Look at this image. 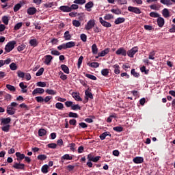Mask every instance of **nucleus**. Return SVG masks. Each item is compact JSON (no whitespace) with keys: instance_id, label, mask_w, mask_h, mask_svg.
<instances>
[{"instance_id":"9b49d317","label":"nucleus","mask_w":175,"mask_h":175,"mask_svg":"<svg viewBox=\"0 0 175 175\" xmlns=\"http://www.w3.org/2000/svg\"><path fill=\"white\" fill-rule=\"evenodd\" d=\"M59 10H61V12H63L64 13H69L71 12V9L70 7L68 6V5H62L59 7Z\"/></svg>"},{"instance_id":"0e129e2a","label":"nucleus","mask_w":175,"mask_h":175,"mask_svg":"<svg viewBox=\"0 0 175 175\" xmlns=\"http://www.w3.org/2000/svg\"><path fill=\"white\" fill-rule=\"evenodd\" d=\"M21 8V4L18 3L14 7V12H18Z\"/></svg>"},{"instance_id":"864d4df0","label":"nucleus","mask_w":175,"mask_h":175,"mask_svg":"<svg viewBox=\"0 0 175 175\" xmlns=\"http://www.w3.org/2000/svg\"><path fill=\"white\" fill-rule=\"evenodd\" d=\"M150 9L152 10H159V6H158L157 4H153L150 5Z\"/></svg>"},{"instance_id":"20e7f679","label":"nucleus","mask_w":175,"mask_h":175,"mask_svg":"<svg viewBox=\"0 0 175 175\" xmlns=\"http://www.w3.org/2000/svg\"><path fill=\"white\" fill-rule=\"evenodd\" d=\"M128 11L131 12V13H135V14H142V10H140V8H139L137 7L129 6Z\"/></svg>"},{"instance_id":"423d86ee","label":"nucleus","mask_w":175,"mask_h":175,"mask_svg":"<svg viewBox=\"0 0 175 175\" xmlns=\"http://www.w3.org/2000/svg\"><path fill=\"white\" fill-rule=\"evenodd\" d=\"M116 54L117 55H122L123 57H126V50L124 48H119L116 52Z\"/></svg>"},{"instance_id":"c03bdc74","label":"nucleus","mask_w":175,"mask_h":175,"mask_svg":"<svg viewBox=\"0 0 175 175\" xmlns=\"http://www.w3.org/2000/svg\"><path fill=\"white\" fill-rule=\"evenodd\" d=\"M85 77H88V79H90V80H96V77L95 75H92L91 74H85Z\"/></svg>"},{"instance_id":"4d7b16f0","label":"nucleus","mask_w":175,"mask_h":175,"mask_svg":"<svg viewBox=\"0 0 175 175\" xmlns=\"http://www.w3.org/2000/svg\"><path fill=\"white\" fill-rule=\"evenodd\" d=\"M59 75H61L60 79L64 81V80H66V79H68V77L66 76V75L64 74V72H59Z\"/></svg>"},{"instance_id":"ea45409f","label":"nucleus","mask_w":175,"mask_h":175,"mask_svg":"<svg viewBox=\"0 0 175 175\" xmlns=\"http://www.w3.org/2000/svg\"><path fill=\"white\" fill-rule=\"evenodd\" d=\"M17 75H18V77H20L21 79H24V77H25V73H24L21 70H18Z\"/></svg>"},{"instance_id":"49530a36","label":"nucleus","mask_w":175,"mask_h":175,"mask_svg":"<svg viewBox=\"0 0 175 175\" xmlns=\"http://www.w3.org/2000/svg\"><path fill=\"white\" fill-rule=\"evenodd\" d=\"M90 68H99V63L98 62H92L89 64Z\"/></svg>"},{"instance_id":"4c0bfd02","label":"nucleus","mask_w":175,"mask_h":175,"mask_svg":"<svg viewBox=\"0 0 175 175\" xmlns=\"http://www.w3.org/2000/svg\"><path fill=\"white\" fill-rule=\"evenodd\" d=\"M47 133V131L44 129H41L38 131L39 136H44Z\"/></svg>"},{"instance_id":"5701e85b","label":"nucleus","mask_w":175,"mask_h":175,"mask_svg":"<svg viewBox=\"0 0 175 175\" xmlns=\"http://www.w3.org/2000/svg\"><path fill=\"white\" fill-rule=\"evenodd\" d=\"M66 49H72V47H75L76 46V42L73 41L68 42L65 44Z\"/></svg>"},{"instance_id":"2eb2a0df","label":"nucleus","mask_w":175,"mask_h":175,"mask_svg":"<svg viewBox=\"0 0 175 175\" xmlns=\"http://www.w3.org/2000/svg\"><path fill=\"white\" fill-rule=\"evenodd\" d=\"M72 96L75 99V100H78L79 102H81L83 100V99L80 98V93L79 92H72Z\"/></svg>"},{"instance_id":"aec40b11","label":"nucleus","mask_w":175,"mask_h":175,"mask_svg":"<svg viewBox=\"0 0 175 175\" xmlns=\"http://www.w3.org/2000/svg\"><path fill=\"white\" fill-rule=\"evenodd\" d=\"M110 51V49L107 48L102 51L101 52L98 53V57H105V55H107V54H109Z\"/></svg>"},{"instance_id":"412c9836","label":"nucleus","mask_w":175,"mask_h":175,"mask_svg":"<svg viewBox=\"0 0 175 175\" xmlns=\"http://www.w3.org/2000/svg\"><path fill=\"white\" fill-rule=\"evenodd\" d=\"M85 99L87 100H88V98H90V99H94V96L92 95V93H91V92H90V90H87L85 92Z\"/></svg>"},{"instance_id":"c9c22d12","label":"nucleus","mask_w":175,"mask_h":175,"mask_svg":"<svg viewBox=\"0 0 175 175\" xmlns=\"http://www.w3.org/2000/svg\"><path fill=\"white\" fill-rule=\"evenodd\" d=\"M85 0H75L73 1V3H75L76 5H84L85 3Z\"/></svg>"},{"instance_id":"a18cd8bd","label":"nucleus","mask_w":175,"mask_h":175,"mask_svg":"<svg viewBox=\"0 0 175 175\" xmlns=\"http://www.w3.org/2000/svg\"><path fill=\"white\" fill-rule=\"evenodd\" d=\"M21 27H23V23H17L15 26H14V29L15 30V31H18V29H20V28H21Z\"/></svg>"},{"instance_id":"5fc2aeb1","label":"nucleus","mask_w":175,"mask_h":175,"mask_svg":"<svg viewBox=\"0 0 175 175\" xmlns=\"http://www.w3.org/2000/svg\"><path fill=\"white\" fill-rule=\"evenodd\" d=\"M43 72H44V68H41L36 74V76H42L43 75Z\"/></svg>"},{"instance_id":"bb28decb","label":"nucleus","mask_w":175,"mask_h":175,"mask_svg":"<svg viewBox=\"0 0 175 175\" xmlns=\"http://www.w3.org/2000/svg\"><path fill=\"white\" fill-rule=\"evenodd\" d=\"M61 68H62V70H63V72H64V73L69 75V68L67 67L66 65H65V64L61 65Z\"/></svg>"},{"instance_id":"774afa93","label":"nucleus","mask_w":175,"mask_h":175,"mask_svg":"<svg viewBox=\"0 0 175 175\" xmlns=\"http://www.w3.org/2000/svg\"><path fill=\"white\" fill-rule=\"evenodd\" d=\"M46 83L45 82H42V81H40L38 83H37V86L38 87H46Z\"/></svg>"},{"instance_id":"e2e57ef3","label":"nucleus","mask_w":175,"mask_h":175,"mask_svg":"<svg viewBox=\"0 0 175 175\" xmlns=\"http://www.w3.org/2000/svg\"><path fill=\"white\" fill-rule=\"evenodd\" d=\"M36 100L38 103H42V102H44V98H43L42 96H37L36 97Z\"/></svg>"},{"instance_id":"6ab92c4d","label":"nucleus","mask_w":175,"mask_h":175,"mask_svg":"<svg viewBox=\"0 0 175 175\" xmlns=\"http://www.w3.org/2000/svg\"><path fill=\"white\" fill-rule=\"evenodd\" d=\"M162 14L165 18H167L168 17H170V12H169V10L167 8H164L162 10Z\"/></svg>"},{"instance_id":"f03ea898","label":"nucleus","mask_w":175,"mask_h":175,"mask_svg":"<svg viewBox=\"0 0 175 175\" xmlns=\"http://www.w3.org/2000/svg\"><path fill=\"white\" fill-rule=\"evenodd\" d=\"M16 44V41L9 42L5 46V53H10L13 49H14V45Z\"/></svg>"},{"instance_id":"37998d69","label":"nucleus","mask_w":175,"mask_h":175,"mask_svg":"<svg viewBox=\"0 0 175 175\" xmlns=\"http://www.w3.org/2000/svg\"><path fill=\"white\" fill-rule=\"evenodd\" d=\"M6 88H8V90H9L10 91H12V92H14V91H16V88H14V86L12 85H6Z\"/></svg>"},{"instance_id":"ddd939ff","label":"nucleus","mask_w":175,"mask_h":175,"mask_svg":"<svg viewBox=\"0 0 175 175\" xmlns=\"http://www.w3.org/2000/svg\"><path fill=\"white\" fill-rule=\"evenodd\" d=\"M36 12H38V10L35 7H30L27 9V14L29 16H33Z\"/></svg>"},{"instance_id":"09e8293b","label":"nucleus","mask_w":175,"mask_h":175,"mask_svg":"<svg viewBox=\"0 0 175 175\" xmlns=\"http://www.w3.org/2000/svg\"><path fill=\"white\" fill-rule=\"evenodd\" d=\"M155 51H152L149 53V59H155Z\"/></svg>"},{"instance_id":"473e14b6","label":"nucleus","mask_w":175,"mask_h":175,"mask_svg":"<svg viewBox=\"0 0 175 175\" xmlns=\"http://www.w3.org/2000/svg\"><path fill=\"white\" fill-rule=\"evenodd\" d=\"M65 40H70L72 39V36L70 35L69 31H66L64 33V36Z\"/></svg>"},{"instance_id":"7c9ffc66","label":"nucleus","mask_w":175,"mask_h":175,"mask_svg":"<svg viewBox=\"0 0 175 175\" xmlns=\"http://www.w3.org/2000/svg\"><path fill=\"white\" fill-rule=\"evenodd\" d=\"M113 68L114 69V73L116 75H120V66L118 64H115Z\"/></svg>"},{"instance_id":"1a4fd4ad","label":"nucleus","mask_w":175,"mask_h":175,"mask_svg":"<svg viewBox=\"0 0 175 175\" xmlns=\"http://www.w3.org/2000/svg\"><path fill=\"white\" fill-rule=\"evenodd\" d=\"M99 21L100 24L106 28H110V27H111V24L109 22H106L102 17L99 18Z\"/></svg>"},{"instance_id":"f8f14e48","label":"nucleus","mask_w":175,"mask_h":175,"mask_svg":"<svg viewBox=\"0 0 175 175\" xmlns=\"http://www.w3.org/2000/svg\"><path fill=\"white\" fill-rule=\"evenodd\" d=\"M69 16L70 17H77V16H79V20H81V18H84L83 14L77 13L76 12H70Z\"/></svg>"},{"instance_id":"72a5a7b5","label":"nucleus","mask_w":175,"mask_h":175,"mask_svg":"<svg viewBox=\"0 0 175 175\" xmlns=\"http://www.w3.org/2000/svg\"><path fill=\"white\" fill-rule=\"evenodd\" d=\"M72 25L74 27H76L77 28H79V27H81V23H80L78 20H73L72 21Z\"/></svg>"},{"instance_id":"f3484780","label":"nucleus","mask_w":175,"mask_h":175,"mask_svg":"<svg viewBox=\"0 0 175 175\" xmlns=\"http://www.w3.org/2000/svg\"><path fill=\"white\" fill-rule=\"evenodd\" d=\"M13 167H14V169H21V170H24V167H25V165L23 163H14Z\"/></svg>"},{"instance_id":"c756f323","label":"nucleus","mask_w":175,"mask_h":175,"mask_svg":"<svg viewBox=\"0 0 175 175\" xmlns=\"http://www.w3.org/2000/svg\"><path fill=\"white\" fill-rule=\"evenodd\" d=\"M3 24H5V25H8L9 24V16H3L1 18Z\"/></svg>"},{"instance_id":"680f3d73","label":"nucleus","mask_w":175,"mask_h":175,"mask_svg":"<svg viewBox=\"0 0 175 175\" xmlns=\"http://www.w3.org/2000/svg\"><path fill=\"white\" fill-rule=\"evenodd\" d=\"M70 8L71 9V12H72V10H77V9H79V5H77L76 3L75 4H72L70 7Z\"/></svg>"},{"instance_id":"e433bc0d","label":"nucleus","mask_w":175,"mask_h":175,"mask_svg":"<svg viewBox=\"0 0 175 175\" xmlns=\"http://www.w3.org/2000/svg\"><path fill=\"white\" fill-rule=\"evenodd\" d=\"M41 170H42V173H44V174L49 173V165H43V166L42 167Z\"/></svg>"},{"instance_id":"4be33fe9","label":"nucleus","mask_w":175,"mask_h":175,"mask_svg":"<svg viewBox=\"0 0 175 175\" xmlns=\"http://www.w3.org/2000/svg\"><path fill=\"white\" fill-rule=\"evenodd\" d=\"M133 161L134 163H143L144 159H143V157H135Z\"/></svg>"},{"instance_id":"393cba45","label":"nucleus","mask_w":175,"mask_h":175,"mask_svg":"<svg viewBox=\"0 0 175 175\" xmlns=\"http://www.w3.org/2000/svg\"><path fill=\"white\" fill-rule=\"evenodd\" d=\"M122 23H125V18L119 17L114 21V23L116 25H118L119 24H122Z\"/></svg>"},{"instance_id":"7ed1b4c3","label":"nucleus","mask_w":175,"mask_h":175,"mask_svg":"<svg viewBox=\"0 0 175 175\" xmlns=\"http://www.w3.org/2000/svg\"><path fill=\"white\" fill-rule=\"evenodd\" d=\"M94 27H95V19H90L85 25V29L90 31V29H92Z\"/></svg>"},{"instance_id":"8fccbe9b","label":"nucleus","mask_w":175,"mask_h":175,"mask_svg":"<svg viewBox=\"0 0 175 175\" xmlns=\"http://www.w3.org/2000/svg\"><path fill=\"white\" fill-rule=\"evenodd\" d=\"M10 68L11 69V70H17V65L16 64V63H12L10 65Z\"/></svg>"},{"instance_id":"338daca9","label":"nucleus","mask_w":175,"mask_h":175,"mask_svg":"<svg viewBox=\"0 0 175 175\" xmlns=\"http://www.w3.org/2000/svg\"><path fill=\"white\" fill-rule=\"evenodd\" d=\"M122 126H116L113 127V131H116V132H122Z\"/></svg>"},{"instance_id":"6e6552de","label":"nucleus","mask_w":175,"mask_h":175,"mask_svg":"<svg viewBox=\"0 0 175 175\" xmlns=\"http://www.w3.org/2000/svg\"><path fill=\"white\" fill-rule=\"evenodd\" d=\"M162 5H165L166 6H172L173 3H175V0H160Z\"/></svg>"},{"instance_id":"f257e3e1","label":"nucleus","mask_w":175,"mask_h":175,"mask_svg":"<svg viewBox=\"0 0 175 175\" xmlns=\"http://www.w3.org/2000/svg\"><path fill=\"white\" fill-rule=\"evenodd\" d=\"M1 131L3 132H9L10 131V122L12 119L10 118H2L1 120Z\"/></svg>"},{"instance_id":"0eeeda50","label":"nucleus","mask_w":175,"mask_h":175,"mask_svg":"<svg viewBox=\"0 0 175 175\" xmlns=\"http://www.w3.org/2000/svg\"><path fill=\"white\" fill-rule=\"evenodd\" d=\"M51 61H53V56H51V55L44 56V64H45V65H50Z\"/></svg>"},{"instance_id":"c85d7f7f","label":"nucleus","mask_w":175,"mask_h":175,"mask_svg":"<svg viewBox=\"0 0 175 175\" xmlns=\"http://www.w3.org/2000/svg\"><path fill=\"white\" fill-rule=\"evenodd\" d=\"M53 6H54L53 2H47L46 3H44V9H50V8H53Z\"/></svg>"},{"instance_id":"6e6d98bb","label":"nucleus","mask_w":175,"mask_h":175,"mask_svg":"<svg viewBox=\"0 0 175 175\" xmlns=\"http://www.w3.org/2000/svg\"><path fill=\"white\" fill-rule=\"evenodd\" d=\"M131 75H133V76H134V77H139V76H140L139 72H136L135 69H132L131 71Z\"/></svg>"},{"instance_id":"f704fd0d","label":"nucleus","mask_w":175,"mask_h":175,"mask_svg":"<svg viewBox=\"0 0 175 175\" xmlns=\"http://www.w3.org/2000/svg\"><path fill=\"white\" fill-rule=\"evenodd\" d=\"M45 92H46V94H48V95H55L57 94V92L55 90H51V89H47Z\"/></svg>"},{"instance_id":"dca6fc26","label":"nucleus","mask_w":175,"mask_h":175,"mask_svg":"<svg viewBox=\"0 0 175 175\" xmlns=\"http://www.w3.org/2000/svg\"><path fill=\"white\" fill-rule=\"evenodd\" d=\"M7 113L8 114H10V116H13V114H14V113H16V109H14V107H11L10 105H9L7 107Z\"/></svg>"},{"instance_id":"58836bf2","label":"nucleus","mask_w":175,"mask_h":175,"mask_svg":"<svg viewBox=\"0 0 175 175\" xmlns=\"http://www.w3.org/2000/svg\"><path fill=\"white\" fill-rule=\"evenodd\" d=\"M150 17H153L154 18H157L159 17V14H158V12H152L150 13Z\"/></svg>"},{"instance_id":"cd10ccee","label":"nucleus","mask_w":175,"mask_h":175,"mask_svg":"<svg viewBox=\"0 0 175 175\" xmlns=\"http://www.w3.org/2000/svg\"><path fill=\"white\" fill-rule=\"evenodd\" d=\"M92 54H98V46H96V44H93L92 46Z\"/></svg>"},{"instance_id":"a19ab883","label":"nucleus","mask_w":175,"mask_h":175,"mask_svg":"<svg viewBox=\"0 0 175 175\" xmlns=\"http://www.w3.org/2000/svg\"><path fill=\"white\" fill-rule=\"evenodd\" d=\"M83 58L84 57H83V56H80L79 58L78 59L77 66L79 69H80V67L81 66V64H83Z\"/></svg>"},{"instance_id":"de8ad7c7","label":"nucleus","mask_w":175,"mask_h":175,"mask_svg":"<svg viewBox=\"0 0 175 175\" xmlns=\"http://www.w3.org/2000/svg\"><path fill=\"white\" fill-rule=\"evenodd\" d=\"M101 75L103 76H108L109 75V69L105 68L101 70Z\"/></svg>"},{"instance_id":"39448f33","label":"nucleus","mask_w":175,"mask_h":175,"mask_svg":"<svg viewBox=\"0 0 175 175\" xmlns=\"http://www.w3.org/2000/svg\"><path fill=\"white\" fill-rule=\"evenodd\" d=\"M137 51H139L137 46L133 47L128 51L127 55L130 57V58H133V56L137 53Z\"/></svg>"},{"instance_id":"4468645a","label":"nucleus","mask_w":175,"mask_h":175,"mask_svg":"<svg viewBox=\"0 0 175 175\" xmlns=\"http://www.w3.org/2000/svg\"><path fill=\"white\" fill-rule=\"evenodd\" d=\"M157 25L160 28H162V27H163V25H165V19L162 17L159 16L157 18Z\"/></svg>"},{"instance_id":"b1692460","label":"nucleus","mask_w":175,"mask_h":175,"mask_svg":"<svg viewBox=\"0 0 175 175\" xmlns=\"http://www.w3.org/2000/svg\"><path fill=\"white\" fill-rule=\"evenodd\" d=\"M16 157H17L18 161H23L25 158V154H21V152H17L16 153Z\"/></svg>"},{"instance_id":"a211bd4d","label":"nucleus","mask_w":175,"mask_h":175,"mask_svg":"<svg viewBox=\"0 0 175 175\" xmlns=\"http://www.w3.org/2000/svg\"><path fill=\"white\" fill-rule=\"evenodd\" d=\"M44 89L43 88H36L33 92H32V94L33 95H36V94H44Z\"/></svg>"},{"instance_id":"bf43d9fd","label":"nucleus","mask_w":175,"mask_h":175,"mask_svg":"<svg viewBox=\"0 0 175 175\" xmlns=\"http://www.w3.org/2000/svg\"><path fill=\"white\" fill-rule=\"evenodd\" d=\"M68 116L72 118H77L79 117V115L76 113L70 112Z\"/></svg>"},{"instance_id":"3c124183","label":"nucleus","mask_w":175,"mask_h":175,"mask_svg":"<svg viewBox=\"0 0 175 175\" xmlns=\"http://www.w3.org/2000/svg\"><path fill=\"white\" fill-rule=\"evenodd\" d=\"M111 13H114V14H121V10L120 9H111Z\"/></svg>"},{"instance_id":"13d9d810","label":"nucleus","mask_w":175,"mask_h":175,"mask_svg":"<svg viewBox=\"0 0 175 175\" xmlns=\"http://www.w3.org/2000/svg\"><path fill=\"white\" fill-rule=\"evenodd\" d=\"M72 110H80V109H81V107H80V105H79V104L77 105H73L71 107Z\"/></svg>"},{"instance_id":"2f4dec72","label":"nucleus","mask_w":175,"mask_h":175,"mask_svg":"<svg viewBox=\"0 0 175 175\" xmlns=\"http://www.w3.org/2000/svg\"><path fill=\"white\" fill-rule=\"evenodd\" d=\"M62 159L67 160V161H72L73 159V157L69 155V154H66L62 157Z\"/></svg>"},{"instance_id":"79ce46f5","label":"nucleus","mask_w":175,"mask_h":175,"mask_svg":"<svg viewBox=\"0 0 175 175\" xmlns=\"http://www.w3.org/2000/svg\"><path fill=\"white\" fill-rule=\"evenodd\" d=\"M55 107H56V109H58L59 110H62V109H64V104H62L61 103H57L55 104Z\"/></svg>"},{"instance_id":"052dcab7","label":"nucleus","mask_w":175,"mask_h":175,"mask_svg":"<svg viewBox=\"0 0 175 175\" xmlns=\"http://www.w3.org/2000/svg\"><path fill=\"white\" fill-rule=\"evenodd\" d=\"M113 17L114 16H113V14H107L104 16V18L105 20H111V18H113Z\"/></svg>"},{"instance_id":"603ef678","label":"nucleus","mask_w":175,"mask_h":175,"mask_svg":"<svg viewBox=\"0 0 175 175\" xmlns=\"http://www.w3.org/2000/svg\"><path fill=\"white\" fill-rule=\"evenodd\" d=\"M108 135H109V133L107 132L103 133L100 135V140H105V139H106V136H108Z\"/></svg>"},{"instance_id":"a878e982","label":"nucleus","mask_w":175,"mask_h":175,"mask_svg":"<svg viewBox=\"0 0 175 175\" xmlns=\"http://www.w3.org/2000/svg\"><path fill=\"white\" fill-rule=\"evenodd\" d=\"M29 44L32 47H36V46H38V44H39V42H38V40H36V39H31L29 40Z\"/></svg>"},{"instance_id":"9d476101","label":"nucleus","mask_w":175,"mask_h":175,"mask_svg":"<svg viewBox=\"0 0 175 175\" xmlns=\"http://www.w3.org/2000/svg\"><path fill=\"white\" fill-rule=\"evenodd\" d=\"M94 8V2L89 1L85 5V9L87 12H91Z\"/></svg>"},{"instance_id":"69168bd1","label":"nucleus","mask_w":175,"mask_h":175,"mask_svg":"<svg viewBox=\"0 0 175 175\" xmlns=\"http://www.w3.org/2000/svg\"><path fill=\"white\" fill-rule=\"evenodd\" d=\"M65 105L66 106V107H71L73 106V102L72 101H66L65 103Z\"/></svg>"}]
</instances>
